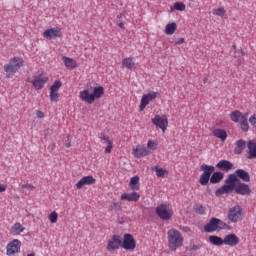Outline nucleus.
I'll use <instances>...</instances> for the list:
<instances>
[{"label": "nucleus", "instance_id": "obj_51", "mask_svg": "<svg viewBox=\"0 0 256 256\" xmlns=\"http://www.w3.org/2000/svg\"><path fill=\"white\" fill-rule=\"evenodd\" d=\"M180 229H181V231H183V233L191 232V228H189L188 226H181Z\"/></svg>", "mask_w": 256, "mask_h": 256}, {"label": "nucleus", "instance_id": "obj_40", "mask_svg": "<svg viewBox=\"0 0 256 256\" xmlns=\"http://www.w3.org/2000/svg\"><path fill=\"white\" fill-rule=\"evenodd\" d=\"M225 13H227V11L223 7L214 10V15H217L218 17H224Z\"/></svg>", "mask_w": 256, "mask_h": 256}, {"label": "nucleus", "instance_id": "obj_58", "mask_svg": "<svg viewBox=\"0 0 256 256\" xmlns=\"http://www.w3.org/2000/svg\"><path fill=\"white\" fill-rule=\"evenodd\" d=\"M118 223H119V225H123V223H125V221L120 220Z\"/></svg>", "mask_w": 256, "mask_h": 256}, {"label": "nucleus", "instance_id": "obj_49", "mask_svg": "<svg viewBox=\"0 0 256 256\" xmlns=\"http://www.w3.org/2000/svg\"><path fill=\"white\" fill-rule=\"evenodd\" d=\"M201 247H203V245H201V244H193L191 249H192V251H199V249H201Z\"/></svg>", "mask_w": 256, "mask_h": 256}, {"label": "nucleus", "instance_id": "obj_2", "mask_svg": "<svg viewBox=\"0 0 256 256\" xmlns=\"http://www.w3.org/2000/svg\"><path fill=\"white\" fill-rule=\"evenodd\" d=\"M240 181L241 180L237 177V174H229L228 178L225 180V184L215 191L216 197L231 193Z\"/></svg>", "mask_w": 256, "mask_h": 256}, {"label": "nucleus", "instance_id": "obj_46", "mask_svg": "<svg viewBox=\"0 0 256 256\" xmlns=\"http://www.w3.org/2000/svg\"><path fill=\"white\" fill-rule=\"evenodd\" d=\"M22 189H28L29 191H35V186L32 184H24L21 186Z\"/></svg>", "mask_w": 256, "mask_h": 256}, {"label": "nucleus", "instance_id": "obj_21", "mask_svg": "<svg viewBox=\"0 0 256 256\" xmlns=\"http://www.w3.org/2000/svg\"><path fill=\"white\" fill-rule=\"evenodd\" d=\"M248 156L247 159H256V142L254 140H249L247 143Z\"/></svg>", "mask_w": 256, "mask_h": 256}, {"label": "nucleus", "instance_id": "obj_19", "mask_svg": "<svg viewBox=\"0 0 256 256\" xmlns=\"http://www.w3.org/2000/svg\"><path fill=\"white\" fill-rule=\"evenodd\" d=\"M49 81V78L43 77V78H35L30 81L32 83L33 87L39 91V89H43L45 87V83Z\"/></svg>", "mask_w": 256, "mask_h": 256}, {"label": "nucleus", "instance_id": "obj_11", "mask_svg": "<svg viewBox=\"0 0 256 256\" xmlns=\"http://www.w3.org/2000/svg\"><path fill=\"white\" fill-rule=\"evenodd\" d=\"M151 121L153 125L161 129L163 133L167 131V126L169 125V120L167 119V116L156 115L154 118L151 119Z\"/></svg>", "mask_w": 256, "mask_h": 256}, {"label": "nucleus", "instance_id": "obj_52", "mask_svg": "<svg viewBox=\"0 0 256 256\" xmlns=\"http://www.w3.org/2000/svg\"><path fill=\"white\" fill-rule=\"evenodd\" d=\"M5 191H7V185L0 184V193H5Z\"/></svg>", "mask_w": 256, "mask_h": 256}, {"label": "nucleus", "instance_id": "obj_17", "mask_svg": "<svg viewBox=\"0 0 256 256\" xmlns=\"http://www.w3.org/2000/svg\"><path fill=\"white\" fill-rule=\"evenodd\" d=\"M216 168L220 169V171H225L226 173H229L231 169H233V162L228 161V160H220L216 164Z\"/></svg>", "mask_w": 256, "mask_h": 256}, {"label": "nucleus", "instance_id": "obj_9", "mask_svg": "<svg viewBox=\"0 0 256 256\" xmlns=\"http://www.w3.org/2000/svg\"><path fill=\"white\" fill-rule=\"evenodd\" d=\"M156 215H158L162 221H169V219L173 217V211L168 210L166 204H161L156 207Z\"/></svg>", "mask_w": 256, "mask_h": 256}, {"label": "nucleus", "instance_id": "obj_53", "mask_svg": "<svg viewBox=\"0 0 256 256\" xmlns=\"http://www.w3.org/2000/svg\"><path fill=\"white\" fill-rule=\"evenodd\" d=\"M185 43V38H180L177 40L176 45H183Z\"/></svg>", "mask_w": 256, "mask_h": 256}, {"label": "nucleus", "instance_id": "obj_56", "mask_svg": "<svg viewBox=\"0 0 256 256\" xmlns=\"http://www.w3.org/2000/svg\"><path fill=\"white\" fill-rule=\"evenodd\" d=\"M118 27H120V29H125V24L123 22H120L118 24Z\"/></svg>", "mask_w": 256, "mask_h": 256}, {"label": "nucleus", "instance_id": "obj_31", "mask_svg": "<svg viewBox=\"0 0 256 256\" xmlns=\"http://www.w3.org/2000/svg\"><path fill=\"white\" fill-rule=\"evenodd\" d=\"M129 187L130 189H132V191H139V176H133L130 179V183H129Z\"/></svg>", "mask_w": 256, "mask_h": 256}, {"label": "nucleus", "instance_id": "obj_44", "mask_svg": "<svg viewBox=\"0 0 256 256\" xmlns=\"http://www.w3.org/2000/svg\"><path fill=\"white\" fill-rule=\"evenodd\" d=\"M145 95L150 102L153 101V99H157V92H150Z\"/></svg>", "mask_w": 256, "mask_h": 256}, {"label": "nucleus", "instance_id": "obj_54", "mask_svg": "<svg viewBox=\"0 0 256 256\" xmlns=\"http://www.w3.org/2000/svg\"><path fill=\"white\" fill-rule=\"evenodd\" d=\"M37 117H38L39 119H43V118L45 117V114H44L42 111H38V112H37Z\"/></svg>", "mask_w": 256, "mask_h": 256}, {"label": "nucleus", "instance_id": "obj_26", "mask_svg": "<svg viewBox=\"0 0 256 256\" xmlns=\"http://www.w3.org/2000/svg\"><path fill=\"white\" fill-rule=\"evenodd\" d=\"M245 147H247V142L245 140L240 139L236 142V147L234 149L235 155H241L243 153Z\"/></svg>", "mask_w": 256, "mask_h": 256}, {"label": "nucleus", "instance_id": "obj_16", "mask_svg": "<svg viewBox=\"0 0 256 256\" xmlns=\"http://www.w3.org/2000/svg\"><path fill=\"white\" fill-rule=\"evenodd\" d=\"M239 237L235 234H228L224 237V245H229L230 247H236L239 245Z\"/></svg>", "mask_w": 256, "mask_h": 256}, {"label": "nucleus", "instance_id": "obj_59", "mask_svg": "<svg viewBox=\"0 0 256 256\" xmlns=\"http://www.w3.org/2000/svg\"><path fill=\"white\" fill-rule=\"evenodd\" d=\"M233 49L235 50V49H237V44H233Z\"/></svg>", "mask_w": 256, "mask_h": 256}, {"label": "nucleus", "instance_id": "obj_24", "mask_svg": "<svg viewBox=\"0 0 256 256\" xmlns=\"http://www.w3.org/2000/svg\"><path fill=\"white\" fill-rule=\"evenodd\" d=\"M214 137H217V139H220V141L225 142L227 141V131L225 129H214L213 130Z\"/></svg>", "mask_w": 256, "mask_h": 256}, {"label": "nucleus", "instance_id": "obj_35", "mask_svg": "<svg viewBox=\"0 0 256 256\" xmlns=\"http://www.w3.org/2000/svg\"><path fill=\"white\" fill-rule=\"evenodd\" d=\"M186 6L183 2H175L171 7V11H185Z\"/></svg>", "mask_w": 256, "mask_h": 256}, {"label": "nucleus", "instance_id": "obj_47", "mask_svg": "<svg viewBox=\"0 0 256 256\" xmlns=\"http://www.w3.org/2000/svg\"><path fill=\"white\" fill-rule=\"evenodd\" d=\"M147 147H148V149H152V150L157 149V147L155 146V142L153 140L148 141Z\"/></svg>", "mask_w": 256, "mask_h": 256}, {"label": "nucleus", "instance_id": "obj_13", "mask_svg": "<svg viewBox=\"0 0 256 256\" xmlns=\"http://www.w3.org/2000/svg\"><path fill=\"white\" fill-rule=\"evenodd\" d=\"M121 247V236L114 234L112 236V239L109 240L108 245H107V251L113 252L117 251Z\"/></svg>", "mask_w": 256, "mask_h": 256}, {"label": "nucleus", "instance_id": "obj_5", "mask_svg": "<svg viewBox=\"0 0 256 256\" xmlns=\"http://www.w3.org/2000/svg\"><path fill=\"white\" fill-rule=\"evenodd\" d=\"M200 171L203 173L200 175L199 183L200 185H207L211 181V175L215 172V166H209L207 164H202L200 166Z\"/></svg>", "mask_w": 256, "mask_h": 256}, {"label": "nucleus", "instance_id": "obj_18", "mask_svg": "<svg viewBox=\"0 0 256 256\" xmlns=\"http://www.w3.org/2000/svg\"><path fill=\"white\" fill-rule=\"evenodd\" d=\"M141 198V195L137 192L132 193H124L120 196L122 201H130V202H137Z\"/></svg>", "mask_w": 256, "mask_h": 256}, {"label": "nucleus", "instance_id": "obj_8", "mask_svg": "<svg viewBox=\"0 0 256 256\" xmlns=\"http://www.w3.org/2000/svg\"><path fill=\"white\" fill-rule=\"evenodd\" d=\"M233 191L236 195H242L243 197H249L251 195V187L248 184L241 182V180L234 186Z\"/></svg>", "mask_w": 256, "mask_h": 256}, {"label": "nucleus", "instance_id": "obj_34", "mask_svg": "<svg viewBox=\"0 0 256 256\" xmlns=\"http://www.w3.org/2000/svg\"><path fill=\"white\" fill-rule=\"evenodd\" d=\"M152 171H155L156 176L161 177L162 179H164V177L167 175V170H165L163 168H159V166H154L152 168Z\"/></svg>", "mask_w": 256, "mask_h": 256}, {"label": "nucleus", "instance_id": "obj_25", "mask_svg": "<svg viewBox=\"0 0 256 256\" xmlns=\"http://www.w3.org/2000/svg\"><path fill=\"white\" fill-rule=\"evenodd\" d=\"M212 173L213 174L210 176V183L215 185L223 181V177H225V174H223V172H212Z\"/></svg>", "mask_w": 256, "mask_h": 256}, {"label": "nucleus", "instance_id": "obj_55", "mask_svg": "<svg viewBox=\"0 0 256 256\" xmlns=\"http://www.w3.org/2000/svg\"><path fill=\"white\" fill-rule=\"evenodd\" d=\"M44 135H51V129L46 128V129L44 130Z\"/></svg>", "mask_w": 256, "mask_h": 256}, {"label": "nucleus", "instance_id": "obj_41", "mask_svg": "<svg viewBox=\"0 0 256 256\" xmlns=\"http://www.w3.org/2000/svg\"><path fill=\"white\" fill-rule=\"evenodd\" d=\"M110 207L114 211H122V209H123L121 202H113Z\"/></svg>", "mask_w": 256, "mask_h": 256}, {"label": "nucleus", "instance_id": "obj_14", "mask_svg": "<svg viewBox=\"0 0 256 256\" xmlns=\"http://www.w3.org/2000/svg\"><path fill=\"white\" fill-rule=\"evenodd\" d=\"M97 180L93 176H84L76 183V189H82L85 185H95Z\"/></svg>", "mask_w": 256, "mask_h": 256}, {"label": "nucleus", "instance_id": "obj_33", "mask_svg": "<svg viewBox=\"0 0 256 256\" xmlns=\"http://www.w3.org/2000/svg\"><path fill=\"white\" fill-rule=\"evenodd\" d=\"M175 31H177V23L172 22L166 25V28H165L166 35H173Z\"/></svg>", "mask_w": 256, "mask_h": 256}, {"label": "nucleus", "instance_id": "obj_61", "mask_svg": "<svg viewBox=\"0 0 256 256\" xmlns=\"http://www.w3.org/2000/svg\"><path fill=\"white\" fill-rule=\"evenodd\" d=\"M241 55H245V52L243 50H241Z\"/></svg>", "mask_w": 256, "mask_h": 256}, {"label": "nucleus", "instance_id": "obj_30", "mask_svg": "<svg viewBox=\"0 0 256 256\" xmlns=\"http://www.w3.org/2000/svg\"><path fill=\"white\" fill-rule=\"evenodd\" d=\"M122 67L133 71L135 69V62H133V58H125L122 60Z\"/></svg>", "mask_w": 256, "mask_h": 256}, {"label": "nucleus", "instance_id": "obj_50", "mask_svg": "<svg viewBox=\"0 0 256 256\" xmlns=\"http://www.w3.org/2000/svg\"><path fill=\"white\" fill-rule=\"evenodd\" d=\"M100 139L102 141H106L107 143H109V141H111V139H109V136H107L105 134H100Z\"/></svg>", "mask_w": 256, "mask_h": 256}, {"label": "nucleus", "instance_id": "obj_27", "mask_svg": "<svg viewBox=\"0 0 256 256\" xmlns=\"http://www.w3.org/2000/svg\"><path fill=\"white\" fill-rule=\"evenodd\" d=\"M25 231V227H23V225H21V223L19 222H16L11 230H10V233L12 235H21V233H23Z\"/></svg>", "mask_w": 256, "mask_h": 256}, {"label": "nucleus", "instance_id": "obj_15", "mask_svg": "<svg viewBox=\"0 0 256 256\" xmlns=\"http://www.w3.org/2000/svg\"><path fill=\"white\" fill-rule=\"evenodd\" d=\"M219 219L211 218L209 223L204 226L205 233H213L214 231H219Z\"/></svg>", "mask_w": 256, "mask_h": 256}, {"label": "nucleus", "instance_id": "obj_28", "mask_svg": "<svg viewBox=\"0 0 256 256\" xmlns=\"http://www.w3.org/2000/svg\"><path fill=\"white\" fill-rule=\"evenodd\" d=\"M243 115L245 114L241 113V111L235 110L230 113V119L233 123H239V121L243 120Z\"/></svg>", "mask_w": 256, "mask_h": 256}, {"label": "nucleus", "instance_id": "obj_7", "mask_svg": "<svg viewBox=\"0 0 256 256\" xmlns=\"http://www.w3.org/2000/svg\"><path fill=\"white\" fill-rule=\"evenodd\" d=\"M121 247L126 251H135V247H137V242L135 238H133L132 234H124L123 241L121 240Z\"/></svg>", "mask_w": 256, "mask_h": 256}, {"label": "nucleus", "instance_id": "obj_48", "mask_svg": "<svg viewBox=\"0 0 256 256\" xmlns=\"http://www.w3.org/2000/svg\"><path fill=\"white\" fill-rule=\"evenodd\" d=\"M113 149V141H109L107 147L105 148V153H111Z\"/></svg>", "mask_w": 256, "mask_h": 256}, {"label": "nucleus", "instance_id": "obj_42", "mask_svg": "<svg viewBox=\"0 0 256 256\" xmlns=\"http://www.w3.org/2000/svg\"><path fill=\"white\" fill-rule=\"evenodd\" d=\"M58 217H59V214H57V212L53 211V212L49 215L48 219H49L50 223H57Z\"/></svg>", "mask_w": 256, "mask_h": 256}, {"label": "nucleus", "instance_id": "obj_29", "mask_svg": "<svg viewBox=\"0 0 256 256\" xmlns=\"http://www.w3.org/2000/svg\"><path fill=\"white\" fill-rule=\"evenodd\" d=\"M248 117L249 114H244L242 120H240V129H242L244 133H247V131H249V122L247 120Z\"/></svg>", "mask_w": 256, "mask_h": 256}, {"label": "nucleus", "instance_id": "obj_36", "mask_svg": "<svg viewBox=\"0 0 256 256\" xmlns=\"http://www.w3.org/2000/svg\"><path fill=\"white\" fill-rule=\"evenodd\" d=\"M223 230L231 231V226H229V224H227V223L223 222L221 219H219L218 231H223Z\"/></svg>", "mask_w": 256, "mask_h": 256}, {"label": "nucleus", "instance_id": "obj_20", "mask_svg": "<svg viewBox=\"0 0 256 256\" xmlns=\"http://www.w3.org/2000/svg\"><path fill=\"white\" fill-rule=\"evenodd\" d=\"M236 177H238L241 181H244V183H249L251 181V175L249 172L243 170V169H237L235 171Z\"/></svg>", "mask_w": 256, "mask_h": 256}, {"label": "nucleus", "instance_id": "obj_22", "mask_svg": "<svg viewBox=\"0 0 256 256\" xmlns=\"http://www.w3.org/2000/svg\"><path fill=\"white\" fill-rule=\"evenodd\" d=\"M133 155L136 159H141V157H147L149 155V150L146 147H139L133 150Z\"/></svg>", "mask_w": 256, "mask_h": 256}, {"label": "nucleus", "instance_id": "obj_12", "mask_svg": "<svg viewBox=\"0 0 256 256\" xmlns=\"http://www.w3.org/2000/svg\"><path fill=\"white\" fill-rule=\"evenodd\" d=\"M63 33L61 32V28H50L44 31L43 37L51 41V39H57V37H61Z\"/></svg>", "mask_w": 256, "mask_h": 256}, {"label": "nucleus", "instance_id": "obj_4", "mask_svg": "<svg viewBox=\"0 0 256 256\" xmlns=\"http://www.w3.org/2000/svg\"><path fill=\"white\" fill-rule=\"evenodd\" d=\"M25 65V60L21 57H13L10 59V62L8 64L4 65V71L6 73L7 78H11L19 71Z\"/></svg>", "mask_w": 256, "mask_h": 256}, {"label": "nucleus", "instance_id": "obj_39", "mask_svg": "<svg viewBox=\"0 0 256 256\" xmlns=\"http://www.w3.org/2000/svg\"><path fill=\"white\" fill-rule=\"evenodd\" d=\"M50 100L54 103H57V101H59V92L50 90Z\"/></svg>", "mask_w": 256, "mask_h": 256}, {"label": "nucleus", "instance_id": "obj_38", "mask_svg": "<svg viewBox=\"0 0 256 256\" xmlns=\"http://www.w3.org/2000/svg\"><path fill=\"white\" fill-rule=\"evenodd\" d=\"M63 83H61V80H56L53 85L50 87V91H56L58 92L59 89H61Z\"/></svg>", "mask_w": 256, "mask_h": 256}, {"label": "nucleus", "instance_id": "obj_57", "mask_svg": "<svg viewBox=\"0 0 256 256\" xmlns=\"http://www.w3.org/2000/svg\"><path fill=\"white\" fill-rule=\"evenodd\" d=\"M207 81H209V78L205 77V78L203 79L204 85L207 83Z\"/></svg>", "mask_w": 256, "mask_h": 256}, {"label": "nucleus", "instance_id": "obj_43", "mask_svg": "<svg viewBox=\"0 0 256 256\" xmlns=\"http://www.w3.org/2000/svg\"><path fill=\"white\" fill-rule=\"evenodd\" d=\"M194 209L198 215H205V207L203 205H197Z\"/></svg>", "mask_w": 256, "mask_h": 256}, {"label": "nucleus", "instance_id": "obj_10", "mask_svg": "<svg viewBox=\"0 0 256 256\" xmlns=\"http://www.w3.org/2000/svg\"><path fill=\"white\" fill-rule=\"evenodd\" d=\"M16 253H21V240L14 239L6 246V255L13 256Z\"/></svg>", "mask_w": 256, "mask_h": 256}, {"label": "nucleus", "instance_id": "obj_3", "mask_svg": "<svg viewBox=\"0 0 256 256\" xmlns=\"http://www.w3.org/2000/svg\"><path fill=\"white\" fill-rule=\"evenodd\" d=\"M168 235V247L170 251H177L179 247H183V236L177 229H170L167 232Z\"/></svg>", "mask_w": 256, "mask_h": 256}, {"label": "nucleus", "instance_id": "obj_37", "mask_svg": "<svg viewBox=\"0 0 256 256\" xmlns=\"http://www.w3.org/2000/svg\"><path fill=\"white\" fill-rule=\"evenodd\" d=\"M148 103H151V102L149 101V98L147 97V95L144 94L140 102V111H143L145 107H147Z\"/></svg>", "mask_w": 256, "mask_h": 256}, {"label": "nucleus", "instance_id": "obj_62", "mask_svg": "<svg viewBox=\"0 0 256 256\" xmlns=\"http://www.w3.org/2000/svg\"><path fill=\"white\" fill-rule=\"evenodd\" d=\"M27 256H35V254L32 253V254H28Z\"/></svg>", "mask_w": 256, "mask_h": 256}, {"label": "nucleus", "instance_id": "obj_32", "mask_svg": "<svg viewBox=\"0 0 256 256\" xmlns=\"http://www.w3.org/2000/svg\"><path fill=\"white\" fill-rule=\"evenodd\" d=\"M209 241L212 243V245H216L217 247H221V245L225 244V239L219 236H210Z\"/></svg>", "mask_w": 256, "mask_h": 256}, {"label": "nucleus", "instance_id": "obj_45", "mask_svg": "<svg viewBox=\"0 0 256 256\" xmlns=\"http://www.w3.org/2000/svg\"><path fill=\"white\" fill-rule=\"evenodd\" d=\"M249 123L254 129H256V114H253L249 117Z\"/></svg>", "mask_w": 256, "mask_h": 256}, {"label": "nucleus", "instance_id": "obj_23", "mask_svg": "<svg viewBox=\"0 0 256 256\" xmlns=\"http://www.w3.org/2000/svg\"><path fill=\"white\" fill-rule=\"evenodd\" d=\"M62 61L65 65L66 69H71L72 70V69L77 68V61H75V59H73V58L63 56Z\"/></svg>", "mask_w": 256, "mask_h": 256}, {"label": "nucleus", "instance_id": "obj_1", "mask_svg": "<svg viewBox=\"0 0 256 256\" xmlns=\"http://www.w3.org/2000/svg\"><path fill=\"white\" fill-rule=\"evenodd\" d=\"M105 95V88L103 86H97L93 88V93L89 92V89H84L80 91L79 97L84 103H88V105H93L96 99H101Z\"/></svg>", "mask_w": 256, "mask_h": 256}, {"label": "nucleus", "instance_id": "obj_6", "mask_svg": "<svg viewBox=\"0 0 256 256\" xmlns=\"http://www.w3.org/2000/svg\"><path fill=\"white\" fill-rule=\"evenodd\" d=\"M229 223H239L243 221V209L239 205H235L228 210Z\"/></svg>", "mask_w": 256, "mask_h": 256}, {"label": "nucleus", "instance_id": "obj_60", "mask_svg": "<svg viewBox=\"0 0 256 256\" xmlns=\"http://www.w3.org/2000/svg\"><path fill=\"white\" fill-rule=\"evenodd\" d=\"M27 217H31V213L27 212Z\"/></svg>", "mask_w": 256, "mask_h": 256}]
</instances>
